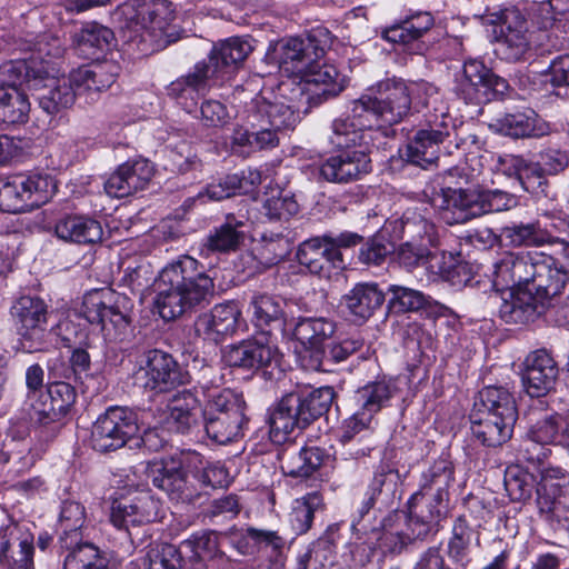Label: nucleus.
<instances>
[{"label":"nucleus","instance_id":"obj_1","mask_svg":"<svg viewBox=\"0 0 569 569\" xmlns=\"http://www.w3.org/2000/svg\"><path fill=\"white\" fill-rule=\"evenodd\" d=\"M213 295L214 282L204 266L182 254L160 271L154 305L160 317L169 321L209 303Z\"/></svg>","mask_w":569,"mask_h":569},{"label":"nucleus","instance_id":"obj_2","mask_svg":"<svg viewBox=\"0 0 569 569\" xmlns=\"http://www.w3.org/2000/svg\"><path fill=\"white\" fill-rule=\"evenodd\" d=\"M492 288L503 291L515 284H525L546 307L561 295L569 274L556 258L542 252L505 253L493 263Z\"/></svg>","mask_w":569,"mask_h":569},{"label":"nucleus","instance_id":"obj_3","mask_svg":"<svg viewBox=\"0 0 569 569\" xmlns=\"http://www.w3.org/2000/svg\"><path fill=\"white\" fill-rule=\"evenodd\" d=\"M147 479L171 500L190 503L203 487H224L229 472L220 462H208L197 452L187 456L186 466L174 460H152L140 465Z\"/></svg>","mask_w":569,"mask_h":569},{"label":"nucleus","instance_id":"obj_4","mask_svg":"<svg viewBox=\"0 0 569 569\" xmlns=\"http://www.w3.org/2000/svg\"><path fill=\"white\" fill-rule=\"evenodd\" d=\"M437 94V88L428 82L407 83L392 78L378 82L375 90L359 99L381 138H387L393 133L392 127L409 116L415 100L428 107Z\"/></svg>","mask_w":569,"mask_h":569},{"label":"nucleus","instance_id":"obj_5","mask_svg":"<svg viewBox=\"0 0 569 569\" xmlns=\"http://www.w3.org/2000/svg\"><path fill=\"white\" fill-rule=\"evenodd\" d=\"M2 78L11 83H26V89L34 93L40 107L49 114L73 104L79 94L69 78L57 76V68L50 62L7 61L1 64Z\"/></svg>","mask_w":569,"mask_h":569},{"label":"nucleus","instance_id":"obj_6","mask_svg":"<svg viewBox=\"0 0 569 569\" xmlns=\"http://www.w3.org/2000/svg\"><path fill=\"white\" fill-rule=\"evenodd\" d=\"M207 399L202 410L203 427L207 436L219 445L234 441L242 436L247 422L243 399L230 389H220L209 381H200L196 387Z\"/></svg>","mask_w":569,"mask_h":569},{"label":"nucleus","instance_id":"obj_7","mask_svg":"<svg viewBox=\"0 0 569 569\" xmlns=\"http://www.w3.org/2000/svg\"><path fill=\"white\" fill-rule=\"evenodd\" d=\"M131 308L128 297L102 288L83 296L80 312L88 322L100 327L106 342L119 343L131 335Z\"/></svg>","mask_w":569,"mask_h":569},{"label":"nucleus","instance_id":"obj_8","mask_svg":"<svg viewBox=\"0 0 569 569\" xmlns=\"http://www.w3.org/2000/svg\"><path fill=\"white\" fill-rule=\"evenodd\" d=\"M130 40L140 38L141 42L159 49L171 42L168 32L174 19V10L168 0H131L120 8Z\"/></svg>","mask_w":569,"mask_h":569},{"label":"nucleus","instance_id":"obj_9","mask_svg":"<svg viewBox=\"0 0 569 569\" xmlns=\"http://www.w3.org/2000/svg\"><path fill=\"white\" fill-rule=\"evenodd\" d=\"M19 336V343L27 352L43 351L49 346L48 305L36 296H21L10 309Z\"/></svg>","mask_w":569,"mask_h":569},{"label":"nucleus","instance_id":"obj_10","mask_svg":"<svg viewBox=\"0 0 569 569\" xmlns=\"http://www.w3.org/2000/svg\"><path fill=\"white\" fill-rule=\"evenodd\" d=\"M509 84L477 59L465 61L456 76L455 92L466 103L482 104L506 94Z\"/></svg>","mask_w":569,"mask_h":569},{"label":"nucleus","instance_id":"obj_11","mask_svg":"<svg viewBox=\"0 0 569 569\" xmlns=\"http://www.w3.org/2000/svg\"><path fill=\"white\" fill-rule=\"evenodd\" d=\"M367 112L360 99L355 100L349 112L332 121L330 143L337 149L366 151L370 146H375L381 136L371 121L372 116Z\"/></svg>","mask_w":569,"mask_h":569},{"label":"nucleus","instance_id":"obj_12","mask_svg":"<svg viewBox=\"0 0 569 569\" xmlns=\"http://www.w3.org/2000/svg\"><path fill=\"white\" fill-rule=\"evenodd\" d=\"M188 382V373L168 352L152 349L144 353V359L133 372V383L153 393L168 392Z\"/></svg>","mask_w":569,"mask_h":569},{"label":"nucleus","instance_id":"obj_13","mask_svg":"<svg viewBox=\"0 0 569 569\" xmlns=\"http://www.w3.org/2000/svg\"><path fill=\"white\" fill-rule=\"evenodd\" d=\"M332 43L331 33L325 28L313 29L307 38H290L280 48L278 64L288 77L301 78Z\"/></svg>","mask_w":569,"mask_h":569},{"label":"nucleus","instance_id":"obj_14","mask_svg":"<svg viewBox=\"0 0 569 569\" xmlns=\"http://www.w3.org/2000/svg\"><path fill=\"white\" fill-rule=\"evenodd\" d=\"M138 430L133 411L123 407H110L92 426L91 446L99 452L114 451L122 448Z\"/></svg>","mask_w":569,"mask_h":569},{"label":"nucleus","instance_id":"obj_15","mask_svg":"<svg viewBox=\"0 0 569 569\" xmlns=\"http://www.w3.org/2000/svg\"><path fill=\"white\" fill-rule=\"evenodd\" d=\"M449 134L450 121L445 112L429 116L409 140L403 156L408 162L426 169L438 161L440 146Z\"/></svg>","mask_w":569,"mask_h":569},{"label":"nucleus","instance_id":"obj_16","mask_svg":"<svg viewBox=\"0 0 569 569\" xmlns=\"http://www.w3.org/2000/svg\"><path fill=\"white\" fill-rule=\"evenodd\" d=\"M537 490V506L548 521H569V476L559 467H546L541 471Z\"/></svg>","mask_w":569,"mask_h":569},{"label":"nucleus","instance_id":"obj_17","mask_svg":"<svg viewBox=\"0 0 569 569\" xmlns=\"http://www.w3.org/2000/svg\"><path fill=\"white\" fill-rule=\"evenodd\" d=\"M490 22L500 23L497 37V54L507 61H520L530 50L527 20L516 8H507L491 14Z\"/></svg>","mask_w":569,"mask_h":569},{"label":"nucleus","instance_id":"obj_18","mask_svg":"<svg viewBox=\"0 0 569 569\" xmlns=\"http://www.w3.org/2000/svg\"><path fill=\"white\" fill-rule=\"evenodd\" d=\"M280 352L268 332H262L238 345L229 346L223 352V360L229 367L243 370H259L277 365Z\"/></svg>","mask_w":569,"mask_h":569},{"label":"nucleus","instance_id":"obj_19","mask_svg":"<svg viewBox=\"0 0 569 569\" xmlns=\"http://www.w3.org/2000/svg\"><path fill=\"white\" fill-rule=\"evenodd\" d=\"M402 229L405 233L412 236V239L398 248V262L408 270L426 267L431 272H440L441 270H436L433 264V261L438 260L437 254L427 247V243L431 241L433 226L422 218L415 221L406 219L402 222Z\"/></svg>","mask_w":569,"mask_h":569},{"label":"nucleus","instance_id":"obj_20","mask_svg":"<svg viewBox=\"0 0 569 569\" xmlns=\"http://www.w3.org/2000/svg\"><path fill=\"white\" fill-rule=\"evenodd\" d=\"M447 497L422 493L418 490L408 500V528L416 538L436 531L447 516Z\"/></svg>","mask_w":569,"mask_h":569},{"label":"nucleus","instance_id":"obj_21","mask_svg":"<svg viewBox=\"0 0 569 569\" xmlns=\"http://www.w3.org/2000/svg\"><path fill=\"white\" fill-rule=\"evenodd\" d=\"M159 500L149 492H143L132 499L113 501L110 510V521L119 530L132 538L131 529L154 521L158 516ZM133 541V539H131Z\"/></svg>","mask_w":569,"mask_h":569},{"label":"nucleus","instance_id":"obj_22","mask_svg":"<svg viewBox=\"0 0 569 569\" xmlns=\"http://www.w3.org/2000/svg\"><path fill=\"white\" fill-rule=\"evenodd\" d=\"M563 417L559 413L547 415L530 427L520 447V453L528 462L541 465L550 453L546 446L560 443Z\"/></svg>","mask_w":569,"mask_h":569},{"label":"nucleus","instance_id":"obj_23","mask_svg":"<svg viewBox=\"0 0 569 569\" xmlns=\"http://www.w3.org/2000/svg\"><path fill=\"white\" fill-rule=\"evenodd\" d=\"M248 124H268L279 131L291 130L299 122L297 108L282 97L268 100L264 97L254 98L248 109Z\"/></svg>","mask_w":569,"mask_h":569},{"label":"nucleus","instance_id":"obj_24","mask_svg":"<svg viewBox=\"0 0 569 569\" xmlns=\"http://www.w3.org/2000/svg\"><path fill=\"white\" fill-rule=\"evenodd\" d=\"M329 157L320 166V176L333 183H349L371 170L370 158L363 149L346 150Z\"/></svg>","mask_w":569,"mask_h":569},{"label":"nucleus","instance_id":"obj_25","mask_svg":"<svg viewBox=\"0 0 569 569\" xmlns=\"http://www.w3.org/2000/svg\"><path fill=\"white\" fill-rule=\"evenodd\" d=\"M478 189L442 188L432 197V204L450 224L478 218Z\"/></svg>","mask_w":569,"mask_h":569},{"label":"nucleus","instance_id":"obj_26","mask_svg":"<svg viewBox=\"0 0 569 569\" xmlns=\"http://www.w3.org/2000/svg\"><path fill=\"white\" fill-rule=\"evenodd\" d=\"M508 289L509 297L503 298L499 307V316L505 322L527 325L548 309L525 284H515Z\"/></svg>","mask_w":569,"mask_h":569},{"label":"nucleus","instance_id":"obj_27","mask_svg":"<svg viewBox=\"0 0 569 569\" xmlns=\"http://www.w3.org/2000/svg\"><path fill=\"white\" fill-rule=\"evenodd\" d=\"M558 368L553 358L546 350H536L525 360L522 385L530 397H542L555 386Z\"/></svg>","mask_w":569,"mask_h":569},{"label":"nucleus","instance_id":"obj_28","mask_svg":"<svg viewBox=\"0 0 569 569\" xmlns=\"http://www.w3.org/2000/svg\"><path fill=\"white\" fill-rule=\"evenodd\" d=\"M74 388L63 381L50 383L31 403V417L41 423L62 418L76 401Z\"/></svg>","mask_w":569,"mask_h":569},{"label":"nucleus","instance_id":"obj_29","mask_svg":"<svg viewBox=\"0 0 569 569\" xmlns=\"http://www.w3.org/2000/svg\"><path fill=\"white\" fill-rule=\"evenodd\" d=\"M300 91H307L312 98L327 100L340 94L347 87V78L333 64L320 66L318 60L312 62L300 78Z\"/></svg>","mask_w":569,"mask_h":569},{"label":"nucleus","instance_id":"obj_30","mask_svg":"<svg viewBox=\"0 0 569 569\" xmlns=\"http://www.w3.org/2000/svg\"><path fill=\"white\" fill-rule=\"evenodd\" d=\"M240 317L241 310L237 302L227 301L216 305L210 312L198 317L194 323L196 332L218 342L224 336L236 331Z\"/></svg>","mask_w":569,"mask_h":569},{"label":"nucleus","instance_id":"obj_31","mask_svg":"<svg viewBox=\"0 0 569 569\" xmlns=\"http://www.w3.org/2000/svg\"><path fill=\"white\" fill-rule=\"evenodd\" d=\"M330 246L326 234L309 238L299 244L297 259L301 266L315 274L321 273L329 267L343 268L342 253H337Z\"/></svg>","mask_w":569,"mask_h":569},{"label":"nucleus","instance_id":"obj_32","mask_svg":"<svg viewBox=\"0 0 569 569\" xmlns=\"http://www.w3.org/2000/svg\"><path fill=\"white\" fill-rule=\"evenodd\" d=\"M472 436L487 447H498L507 442L513 432L516 419L502 418L488 411L475 409L470 415Z\"/></svg>","mask_w":569,"mask_h":569},{"label":"nucleus","instance_id":"obj_33","mask_svg":"<svg viewBox=\"0 0 569 569\" xmlns=\"http://www.w3.org/2000/svg\"><path fill=\"white\" fill-rule=\"evenodd\" d=\"M299 397L296 393L284 395L269 416L270 439L274 443L284 442L296 429L307 427L300 417Z\"/></svg>","mask_w":569,"mask_h":569},{"label":"nucleus","instance_id":"obj_34","mask_svg":"<svg viewBox=\"0 0 569 569\" xmlns=\"http://www.w3.org/2000/svg\"><path fill=\"white\" fill-rule=\"evenodd\" d=\"M58 239L78 244H92L102 240L101 223L86 214H64L54 224Z\"/></svg>","mask_w":569,"mask_h":569},{"label":"nucleus","instance_id":"obj_35","mask_svg":"<svg viewBox=\"0 0 569 569\" xmlns=\"http://www.w3.org/2000/svg\"><path fill=\"white\" fill-rule=\"evenodd\" d=\"M166 423L168 428L178 433H189L198 426L202 410L196 392L181 390L172 396L168 406Z\"/></svg>","mask_w":569,"mask_h":569},{"label":"nucleus","instance_id":"obj_36","mask_svg":"<svg viewBox=\"0 0 569 569\" xmlns=\"http://www.w3.org/2000/svg\"><path fill=\"white\" fill-rule=\"evenodd\" d=\"M33 536L14 527L4 535L0 545V562L8 569H34Z\"/></svg>","mask_w":569,"mask_h":569},{"label":"nucleus","instance_id":"obj_37","mask_svg":"<svg viewBox=\"0 0 569 569\" xmlns=\"http://www.w3.org/2000/svg\"><path fill=\"white\" fill-rule=\"evenodd\" d=\"M492 127L512 138H540L551 130L550 124L531 109L506 113L497 118Z\"/></svg>","mask_w":569,"mask_h":569},{"label":"nucleus","instance_id":"obj_38","mask_svg":"<svg viewBox=\"0 0 569 569\" xmlns=\"http://www.w3.org/2000/svg\"><path fill=\"white\" fill-rule=\"evenodd\" d=\"M59 335L63 347L71 349L69 358L70 368L77 379L89 376L91 357L88 349L91 348L89 335L78 329L71 321H62L58 325Z\"/></svg>","mask_w":569,"mask_h":569},{"label":"nucleus","instance_id":"obj_39","mask_svg":"<svg viewBox=\"0 0 569 569\" xmlns=\"http://www.w3.org/2000/svg\"><path fill=\"white\" fill-rule=\"evenodd\" d=\"M120 67L113 61L93 62L71 72V80L78 93H97L111 87Z\"/></svg>","mask_w":569,"mask_h":569},{"label":"nucleus","instance_id":"obj_40","mask_svg":"<svg viewBox=\"0 0 569 569\" xmlns=\"http://www.w3.org/2000/svg\"><path fill=\"white\" fill-rule=\"evenodd\" d=\"M385 292L376 282H360L343 297L342 305L357 321L368 320L383 303Z\"/></svg>","mask_w":569,"mask_h":569},{"label":"nucleus","instance_id":"obj_41","mask_svg":"<svg viewBox=\"0 0 569 569\" xmlns=\"http://www.w3.org/2000/svg\"><path fill=\"white\" fill-rule=\"evenodd\" d=\"M336 331V323L325 317H301L293 328V337L307 350L311 351L310 357H318L322 351L323 343L330 339Z\"/></svg>","mask_w":569,"mask_h":569},{"label":"nucleus","instance_id":"obj_42","mask_svg":"<svg viewBox=\"0 0 569 569\" xmlns=\"http://www.w3.org/2000/svg\"><path fill=\"white\" fill-rule=\"evenodd\" d=\"M430 12L417 11L383 30V38L393 43L410 44L421 39L432 27Z\"/></svg>","mask_w":569,"mask_h":569},{"label":"nucleus","instance_id":"obj_43","mask_svg":"<svg viewBox=\"0 0 569 569\" xmlns=\"http://www.w3.org/2000/svg\"><path fill=\"white\" fill-rule=\"evenodd\" d=\"M401 482L398 469L382 463L376 469L366 492L378 501L379 508L388 509L400 499Z\"/></svg>","mask_w":569,"mask_h":569},{"label":"nucleus","instance_id":"obj_44","mask_svg":"<svg viewBox=\"0 0 569 569\" xmlns=\"http://www.w3.org/2000/svg\"><path fill=\"white\" fill-rule=\"evenodd\" d=\"M326 459L325 450L319 447H303L298 452H284L281 458V470L292 478L312 476Z\"/></svg>","mask_w":569,"mask_h":569},{"label":"nucleus","instance_id":"obj_45","mask_svg":"<svg viewBox=\"0 0 569 569\" xmlns=\"http://www.w3.org/2000/svg\"><path fill=\"white\" fill-rule=\"evenodd\" d=\"M246 222L234 214H228L226 221L214 228L207 238L206 247L210 251L230 252L244 241Z\"/></svg>","mask_w":569,"mask_h":569},{"label":"nucleus","instance_id":"obj_46","mask_svg":"<svg viewBox=\"0 0 569 569\" xmlns=\"http://www.w3.org/2000/svg\"><path fill=\"white\" fill-rule=\"evenodd\" d=\"M455 481V466L447 457H440L421 473L419 490L449 498L448 489Z\"/></svg>","mask_w":569,"mask_h":569},{"label":"nucleus","instance_id":"obj_47","mask_svg":"<svg viewBox=\"0 0 569 569\" xmlns=\"http://www.w3.org/2000/svg\"><path fill=\"white\" fill-rule=\"evenodd\" d=\"M249 310L252 323L263 332L266 328L272 325L280 326L283 321V301L268 293H254Z\"/></svg>","mask_w":569,"mask_h":569},{"label":"nucleus","instance_id":"obj_48","mask_svg":"<svg viewBox=\"0 0 569 569\" xmlns=\"http://www.w3.org/2000/svg\"><path fill=\"white\" fill-rule=\"evenodd\" d=\"M475 407L478 410L507 418L508 421L518 418L516 400L509 390L503 387L489 386L483 388L479 392V402Z\"/></svg>","mask_w":569,"mask_h":569},{"label":"nucleus","instance_id":"obj_49","mask_svg":"<svg viewBox=\"0 0 569 569\" xmlns=\"http://www.w3.org/2000/svg\"><path fill=\"white\" fill-rule=\"evenodd\" d=\"M291 393H296L299 397V409L302 416L300 419L307 426L327 413L335 398V391L331 387H321L312 390L301 389L291 391Z\"/></svg>","mask_w":569,"mask_h":569},{"label":"nucleus","instance_id":"obj_50","mask_svg":"<svg viewBox=\"0 0 569 569\" xmlns=\"http://www.w3.org/2000/svg\"><path fill=\"white\" fill-rule=\"evenodd\" d=\"M363 340L360 338H347L341 341L331 342L327 349H322L320 356L310 357L303 366L308 370L329 371V366L346 361L351 355L360 350Z\"/></svg>","mask_w":569,"mask_h":569},{"label":"nucleus","instance_id":"obj_51","mask_svg":"<svg viewBox=\"0 0 569 569\" xmlns=\"http://www.w3.org/2000/svg\"><path fill=\"white\" fill-rule=\"evenodd\" d=\"M252 51V46L246 39L233 37L214 47L210 54V61L220 66V74L224 79L229 70L243 62Z\"/></svg>","mask_w":569,"mask_h":569},{"label":"nucleus","instance_id":"obj_52","mask_svg":"<svg viewBox=\"0 0 569 569\" xmlns=\"http://www.w3.org/2000/svg\"><path fill=\"white\" fill-rule=\"evenodd\" d=\"M323 508L320 492L312 491L297 498L292 502L289 522L296 535L308 532L312 526L315 513Z\"/></svg>","mask_w":569,"mask_h":569},{"label":"nucleus","instance_id":"obj_53","mask_svg":"<svg viewBox=\"0 0 569 569\" xmlns=\"http://www.w3.org/2000/svg\"><path fill=\"white\" fill-rule=\"evenodd\" d=\"M392 516L383 519L379 527H372V538L376 539L379 553L382 557L400 553L412 540L417 539L410 533L391 525Z\"/></svg>","mask_w":569,"mask_h":569},{"label":"nucleus","instance_id":"obj_54","mask_svg":"<svg viewBox=\"0 0 569 569\" xmlns=\"http://www.w3.org/2000/svg\"><path fill=\"white\" fill-rule=\"evenodd\" d=\"M351 530V539L347 545L350 559L356 566H366L379 552L372 530L360 521H352Z\"/></svg>","mask_w":569,"mask_h":569},{"label":"nucleus","instance_id":"obj_55","mask_svg":"<svg viewBox=\"0 0 569 569\" xmlns=\"http://www.w3.org/2000/svg\"><path fill=\"white\" fill-rule=\"evenodd\" d=\"M392 392L391 385L385 380L367 383L356 391L358 410L373 420L375 415L390 400Z\"/></svg>","mask_w":569,"mask_h":569},{"label":"nucleus","instance_id":"obj_56","mask_svg":"<svg viewBox=\"0 0 569 569\" xmlns=\"http://www.w3.org/2000/svg\"><path fill=\"white\" fill-rule=\"evenodd\" d=\"M86 521L84 507L77 501H64L61 507L59 528L63 548H71L81 540V528Z\"/></svg>","mask_w":569,"mask_h":569},{"label":"nucleus","instance_id":"obj_57","mask_svg":"<svg viewBox=\"0 0 569 569\" xmlns=\"http://www.w3.org/2000/svg\"><path fill=\"white\" fill-rule=\"evenodd\" d=\"M502 237L513 247H540L556 240L538 223H519L505 227Z\"/></svg>","mask_w":569,"mask_h":569},{"label":"nucleus","instance_id":"obj_58","mask_svg":"<svg viewBox=\"0 0 569 569\" xmlns=\"http://www.w3.org/2000/svg\"><path fill=\"white\" fill-rule=\"evenodd\" d=\"M18 177L20 182H23L24 198L30 210L47 203L57 191L56 180L49 174L33 173Z\"/></svg>","mask_w":569,"mask_h":569},{"label":"nucleus","instance_id":"obj_59","mask_svg":"<svg viewBox=\"0 0 569 569\" xmlns=\"http://www.w3.org/2000/svg\"><path fill=\"white\" fill-rule=\"evenodd\" d=\"M508 163L526 191L537 192L545 186L547 174L539 161L529 162L520 156H511Z\"/></svg>","mask_w":569,"mask_h":569},{"label":"nucleus","instance_id":"obj_60","mask_svg":"<svg viewBox=\"0 0 569 569\" xmlns=\"http://www.w3.org/2000/svg\"><path fill=\"white\" fill-rule=\"evenodd\" d=\"M388 291L391 293L389 305L398 312H413L431 306V297L419 290L391 284Z\"/></svg>","mask_w":569,"mask_h":569},{"label":"nucleus","instance_id":"obj_61","mask_svg":"<svg viewBox=\"0 0 569 569\" xmlns=\"http://www.w3.org/2000/svg\"><path fill=\"white\" fill-rule=\"evenodd\" d=\"M335 561V547L329 540H318L297 558V569H329Z\"/></svg>","mask_w":569,"mask_h":569},{"label":"nucleus","instance_id":"obj_62","mask_svg":"<svg viewBox=\"0 0 569 569\" xmlns=\"http://www.w3.org/2000/svg\"><path fill=\"white\" fill-rule=\"evenodd\" d=\"M114 39L111 29L99 23H89L82 28L78 37V44L82 52L94 54L107 50Z\"/></svg>","mask_w":569,"mask_h":569},{"label":"nucleus","instance_id":"obj_63","mask_svg":"<svg viewBox=\"0 0 569 569\" xmlns=\"http://www.w3.org/2000/svg\"><path fill=\"white\" fill-rule=\"evenodd\" d=\"M291 250V242L288 237L281 233L262 236V242L256 248L260 262L269 268L283 260Z\"/></svg>","mask_w":569,"mask_h":569},{"label":"nucleus","instance_id":"obj_64","mask_svg":"<svg viewBox=\"0 0 569 569\" xmlns=\"http://www.w3.org/2000/svg\"><path fill=\"white\" fill-rule=\"evenodd\" d=\"M23 182L18 176L8 179L0 184V210L9 213L30 211Z\"/></svg>","mask_w":569,"mask_h":569}]
</instances>
